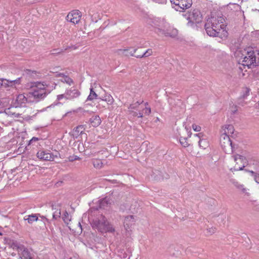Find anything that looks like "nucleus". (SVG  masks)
<instances>
[{"label":"nucleus","mask_w":259,"mask_h":259,"mask_svg":"<svg viewBox=\"0 0 259 259\" xmlns=\"http://www.w3.org/2000/svg\"><path fill=\"white\" fill-rule=\"evenodd\" d=\"M234 159L236 162V164L234 168L235 170H242L245 166V165L247 164V160L243 156L238 154L235 155L234 156Z\"/></svg>","instance_id":"nucleus-10"},{"label":"nucleus","mask_w":259,"mask_h":259,"mask_svg":"<svg viewBox=\"0 0 259 259\" xmlns=\"http://www.w3.org/2000/svg\"><path fill=\"white\" fill-rule=\"evenodd\" d=\"M250 172L254 175V179L255 181L259 184V174H256L253 171H250Z\"/></svg>","instance_id":"nucleus-35"},{"label":"nucleus","mask_w":259,"mask_h":259,"mask_svg":"<svg viewBox=\"0 0 259 259\" xmlns=\"http://www.w3.org/2000/svg\"><path fill=\"white\" fill-rule=\"evenodd\" d=\"M32 99L30 97H26L23 94H19L17 96L13 106L15 107L22 106L23 104L26 102H31Z\"/></svg>","instance_id":"nucleus-14"},{"label":"nucleus","mask_w":259,"mask_h":259,"mask_svg":"<svg viewBox=\"0 0 259 259\" xmlns=\"http://www.w3.org/2000/svg\"><path fill=\"white\" fill-rule=\"evenodd\" d=\"M144 113L146 115H149L151 113V108L150 107H145V109H143Z\"/></svg>","instance_id":"nucleus-38"},{"label":"nucleus","mask_w":259,"mask_h":259,"mask_svg":"<svg viewBox=\"0 0 259 259\" xmlns=\"http://www.w3.org/2000/svg\"><path fill=\"white\" fill-rule=\"evenodd\" d=\"M237 111V109L235 110L234 111H233L232 112H233V113H235Z\"/></svg>","instance_id":"nucleus-50"},{"label":"nucleus","mask_w":259,"mask_h":259,"mask_svg":"<svg viewBox=\"0 0 259 259\" xmlns=\"http://www.w3.org/2000/svg\"><path fill=\"white\" fill-rule=\"evenodd\" d=\"M0 234L1 235V233H0Z\"/></svg>","instance_id":"nucleus-58"},{"label":"nucleus","mask_w":259,"mask_h":259,"mask_svg":"<svg viewBox=\"0 0 259 259\" xmlns=\"http://www.w3.org/2000/svg\"><path fill=\"white\" fill-rule=\"evenodd\" d=\"M102 101H105L107 102V104L109 105H111L113 102L114 99L113 97L110 95H106L104 97V99H102L101 98H99Z\"/></svg>","instance_id":"nucleus-30"},{"label":"nucleus","mask_w":259,"mask_h":259,"mask_svg":"<svg viewBox=\"0 0 259 259\" xmlns=\"http://www.w3.org/2000/svg\"><path fill=\"white\" fill-rule=\"evenodd\" d=\"M16 116L18 117V114H17Z\"/></svg>","instance_id":"nucleus-56"},{"label":"nucleus","mask_w":259,"mask_h":259,"mask_svg":"<svg viewBox=\"0 0 259 259\" xmlns=\"http://www.w3.org/2000/svg\"><path fill=\"white\" fill-rule=\"evenodd\" d=\"M225 21L223 16L209 18L204 25L207 34L212 37H221L220 31H224L226 27Z\"/></svg>","instance_id":"nucleus-2"},{"label":"nucleus","mask_w":259,"mask_h":259,"mask_svg":"<svg viewBox=\"0 0 259 259\" xmlns=\"http://www.w3.org/2000/svg\"><path fill=\"white\" fill-rule=\"evenodd\" d=\"M80 95V93L78 90L74 88H71L69 89H67L64 94L58 95L57 100L59 101L63 98H65L66 100H73L78 97Z\"/></svg>","instance_id":"nucleus-7"},{"label":"nucleus","mask_w":259,"mask_h":259,"mask_svg":"<svg viewBox=\"0 0 259 259\" xmlns=\"http://www.w3.org/2000/svg\"><path fill=\"white\" fill-rule=\"evenodd\" d=\"M21 77H18L13 80L1 78L0 79V87H14L16 85L21 83Z\"/></svg>","instance_id":"nucleus-11"},{"label":"nucleus","mask_w":259,"mask_h":259,"mask_svg":"<svg viewBox=\"0 0 259 259\" xmlns=\"http://www.w3.org/2000/svg\"><path fill=\"white\" fill-rule=\"evenodd\" d=\"M148 105V102H146L145 103V105L146 106V107H147V106Z\"/></svg>","instance_id":"nucleus-48"},{"label":"nucleus","mask_w":259,"mask_h":259,"mask_svg":"<svg viewBox=\"0 0 259 259\" xmlns=\"http://www.w3.org/2000/svg\"><path fill=\"white\" fill-rule=\"evenodd\" d=\"M207 231H208V232H209L211 234H212V233H214L215 231V228H209L208 229H207Z\"/></svg>","instance_id":"nucleus-43"},{"label":"nucleus","mask_w":259,"mask_h":259,"mask_svg":"<svg viewBox=\"0 0 259 259\" xmlns=\"http://www.w3.org/2000/svg\"><path fill=\"white\" fill-rule=\"evenodd\" d=\"M234 185L237 188L241 190L243 193H246V189L243 188V185L239 184L237 182H234Z\"/></svg>","instance_id":"nucleus-32"},{"label":"nucleus","mask_w":259,"mask_h":259,"mask_svg":"<svg viewBox=\"0 0 259 259\" xmlns=\"http://www.w3.org/2000/svg\"><path fill=\"white\" fill-rule=\"evenodd\" d=\"M153 53L152 49H148L143 54H137L136 58H146L151 56Z\"/></svg>","instance_id":"nucleus-28"},{"label":"nucleus","mask_w":259,"mask_h":259,"mask_svg":"<svg viewBox=\"0 0 259 259\" xmlns=\"http://www.w3.org/2000/svg\"><path fill=\"white\" fill-rule=\"evenodd\" d=\"M106 204H107V202L105 200H102L100 203V207H104Z\"/></svg>","instance_id":"nucleus-42"},{"label":"nucleus","mask_w":259,"mask_h":259,"mask_svg":"<svg viewBox=\"0 0 259 259\" xmlns=\"http://www.w3.org/2000/svg\"><path fill=\"white\" fill-rule=\"evenodd\" d=\"M134 104H131L130 106V107L129 108L130 109H136V106H134Z\"/></svg>","instance_id":"nucleus-45"},{"label":"nucleus","mask_w":259,"mask_h":259,"mask_svg":"<svg viewBox=\"0 0 259 259\" xmlns=\"http://www.w3.org/2000/svg\"><path fill=\"white\" fill-rule=\"evenodd\" d=\"M137 50L138 49H133L132 48H129L127 49H119L117 51L119 54L121 52L126 56H131L136 57L137 54H136V53Z\"/></svg>","instance_id":"nucleus-16"},{"label":"nucleus","mask_w":259,"mask_h":259,"mask_svg":"<svg viewBox=\"0 0 259 259\" xmlns=\"http://www.w3.org/2000/svg\"><path fill=\"white\" fill-rule=\"evenodd\" d=\"M37 157L40 160L46 161H53L54 160L55 156L52 153H50L48 150H39L37 153Z\"/></svg>","instance_id":"nucleus-12"},{"label":"nucleus","mask_w":259,"mask_h":259,"mask_svg":"<svg viewBox=\"0 0 259 259\" xmlns=\"http://www.w3.org/2000/svg\"><path fill=\"white\" fill-rule=\"evenodd\" d=\"M38 140V139L36 137H33L29 141L28 146L32 144L33 142H36Z\"/></svg>","instance_id":"nucleus-40"},{"label":"nucleus","mask_w":259,"mask_h":259,"mask_svg":"<svg viewBox=\"0 0 259 259\" xmlns=\"http://www.w3.org/2000/svg\"><path fill=\"white\" fill-rule=\"evenodd\" d=\"M90 122L93 126L97 127L101 124V120L99 116L95 115L90 119Z\"/></svg>","instance_id":"nucleus-23"},{"label":"nucleus","mask_w":259,"mask_h":259,"mask_svg":"<svg viewBox=\"0 0 259 259\" xmlns=\"http://www.w3.org/2000/svg\"><path fill=\"white\" fill-rule=\"evenodd\" d=\"M220 145L226 153H230L233 151V146L229 136L222 134L220 137Z\"/></svg>","instance_id":"nucleus-6"},{"label":"nucleus","mask_w":259,"mask_h":259,"mask_svg":"<svg viewBox=\"0 0 259 259\" xmlns=\"http://www.w3.org/2000/svg\"><path fill=\"white\" fill-rule=\"evenodd\" d=\"M134 116H138V113L135 112L133 114Z\"/></svg>","instance_id":"nucleus-47"},{"label":"nucleus","mask_w":259,"mask_h":259,"mask_svg":"<svg viewBox=\"0 0 259 259\" xmlns=\"http://www.w3.org/2000/svg\"><path fill=\"white\" fill-rule=\"evenodd\" d=\"M143 102V101H142L141 102L137 101L134 104L135 105L134 106H136V108H137Z\"/></svg>","instance_id":"nucleus-44"},{"label":"nucleus","mask_w":259,"mask_h":259,"mask_svg":"<svg viewBox=\"0 0 259 259\" xmlns=\"http://www.w3.org/2000/svg\"><path fill=\"white\" fill-rule=\"evenodd\" d=\"M69 259H72L71 258H70Z\"/></svg>","instance_id":"nucleus-57"},{"label":"nucleus","mask_w":259,"mask_h":259,"mask_svg":"<svg viewBox=\"0 0 259 259\" xmlns=\"http://www.w3.org/2000/svg\"><path fill=\"white\" fill-rule=\"evenodd\" d=\"M190 135H189V134H188V137H190Z\"/></svg>","instance_id":"nucleus-55"},{"label":"nucleus","mask_w":259,"mask_h":259,"mask_svg":"<svg viewBox=\"0 0 259 259\" xmlns=\"http://www.w3.org/2000/svg\"><path fill=\"white\" fill-rule=\"evenodd\" d=\"M85 130L84 125H79L75 127L72 132V136L74 138H77L80 135L83 134Z\"/></svg>","instance_id":"nucleus-19"},{"label":"nucleus","mask_w":259,"mask_h":259,"mask_svg":"<svg viewBox=\"0 0 259 259\" xmlns=\"http://www.w3.org/2000/svg\"><path fill=\"white\" fill-rule=\"evenodd\" d=\"M81 18L80 12L79 10H73L70 12L66 17V19L73 24L77 23L79 22Z\"/></svg>","instance_id":"nucleus-13"},{"label":"nucleus","mask_w":259,"mask_h":259,"mask_svg":"<svg viewBox=\"0 0 259 259\" xmlns=\"http://www.w3.org/2000/svg\"><path fill=\"white\" fill-rule=\"evenodd\" d=\"M155 32L158 35L163 34L166 37L169 36L172 38L176 37L178 35L177 29L172 27H169L166 30H164L159 27H156L155 28Z\"/></svg>","instance_id":"nucleus-9"},{"label":"nucleus","mask_w":259,"mask_h":259,"mask_svg":"<svg viewBox=\"0 0 259 259\" xmlns=\"http://www.w3.org/2000/svg\"><path fill=\"white\" fill-rule=\"evenodd\" d=\"M10 104V100L8 98H0V110L2 111L4 110L7 109V107L9 106Z\"/></svg>","instance_id":"nucleus-21"},{"label":"nucleus","mask_w":259,"mask_h":259,"mask_svg":"<svg viewBox=\"0 0 259 259\" xmlns=\"http://www.w3.org/2000/svg\"><path fill=\"white\" fill-rule=\"evenodd\" d=\"M98 95L94 91L93 88H92L90 89V95H89L85 102H87L88 101H92L95 99H98Z\"/></svg>","instance_id":"nucleus-27"},{"label":"nucleus","mask_w":259,"mask_h":259,"mask_svg":"<svg viewBox=\"0 0 259 259\" xmlns=\"http://www.w3.org/2000/svg\"><path fill=\"white\" fill-rule=\"evenodd\" d=\"M153 175H155L154 178L156 180L160 179L161 177L160 172L158 170H155V172H153Z\"/></svg>","instance_id":"nucleus-36"},{"label":"nucleus","mask_w":259,"mask_h":259,"mask_svg":"<svg viewBox=\"0 0 259 259\" xmlns=\"http://www.w3.org/2000/svg\"><path fill=\"white\" fill-rule=\"evenodd\" d=\"M12 115H14V114H15V113H12Z\"/></svg>","instance_id":"nucleus-54"},{"label":"nucleus","mask_w":259,"mask_h":259,"mask_svg":"<svg viewBox=\"0 0 259 259\" xmlns=\"http://www.w3.org/2000/svg\"><path fill=\"white\" fill-rule=\"evenodd\" d=\"M78 225H79V226H80V227L81 228V224H80V223H79Z\"/></svg>","instance_id":"nucleus-52"},{"label":"nucleus","mask_w":259,"mask_h":259,"mask_svg":"<svg viewBox=\"0 0 259 259\" xmlns=\"http://www.w3.org/2000/svg\"><path fill=\"white\" fill-rule=\"evenodd\" d=\"M180 142L182 146L184 147H187L189 144L187 142V138L181 136L180 138Z\"/></svg>","instance_id":"nucleus-31"},{"label":"nucleus","mask_w":259,"mask_h":259,"mask_svg":"<svg viewBox=\"0 0 259 259\" xmlns=\"http://www.w3.org/2000/svg\"><path fill=\"white\" fill-rule=\"evenodd\" d=\"M223 128H225L224 129V133L223 134H226L229 136L230 134H233L234 133V128L231 124L224 125L223 126Z\"/></svg>","instance_id":"nucleus-24"},{"label":"nucleus","mask_w":259,"mask_h":259,"mask_svg":"<svg viewBox=\"0 0 259 259\" xmlns=\"http://www.w3.org/2000/svg\"><path fill=\"white\" fill-rule=\"evenodd\" d=\"M239 61H242V65L248 68L259 66V51H254L252 48L240 49L235 52Z\"/></svg>","instance_id":"nucleus-1"},{"label":"nucleus","mask_w":259,"mask_h":259,"mask_svg":"<svg viewBox=\"0 0 259 259\" xmlns=\"http://www.w3.org/2000/svg\"><path fill=\"white\" fill-rule=\"evenodd\" d=\"M92 227L102 233L107 232L113 233L115 231V229L112 225L102 215L100 216V218H98L97 219L93 221Z\"/></svg>","instance_id":"nucleus-4"},{"label":"nucleus","mask_w":259,"mask_h":259,"mask_svg":"<svg viewBox=\"0 0 259 259\" xmlns=\"http://www.w3.org/2000/svg\"><path fill=\"white\" fill-rule=\"evenodd\" d=\"M79 158L78 156H70L69 157V161H73L74 160H77Z\"/></svg>","instance_id":"nucleus-41"},{"label":"nucleus","mask_w":259,"mask_h":259,"mask_svg":"<svg viewBox=\"0 0 259 259\" xmlns=\"http://www.w3.org/2000/svg\"><path fill=\"white\" fill-rule=\"evenodd\" d=\"M38 217L45 219L47 222H49V220L44 216H41L40 214H31L30 215H25L24 217V220L26 221L29 224H32L33 222H36L38 220Z\"/></svg>","instance_id":"nucleus-15"},{"label":"nucleus","mask_w":259,"mask_h":259,"mask_svg":"<svg viewBox=\"0 0 259 259\" xmlns=\"http://www.w3.org/2000/svg\"><path fill=\"white\" fill-rule=\"evenodd\" d=\"M10 109L11 108H8L6 110H5V113L0 116V122L6 125H8L9 124V121L7 119V118H8V114L10 113V111H9Z\"/></svg>","instance_id":"nucleus-22"},{"label":"nucleus","mask_w":259,"mask_h":259,"mask_svg":"<svg viewBox=\"0 0 259 259\" xmlns=\"http://www.w3.org/2000/svg\"><path fill=\"white\" fill-rule=\"evenodd\" d=\"M172 4L175 5L174 8L177 11L183 12L184 10L191 7L192 0H170Z\"/></svg>","instance_id":"nucleus-8"},{"label":"nucleus","mask_w":259,"mask_h":259,"mask_svg":"<svg viewBox=\"0 0 259 259\" xmlns=\"http://www.w3.org/2000/svg\"><path fill=\"white\" fill-rule=\"evenodd\" d=\"M183 16L188 20V25L190 26L194 23H199L202 20V15L198 9H194L189 13L184 14Z\"/></svg>","instance_id":"nucleus-5"},{"label":"nucleus","mask_w":259,"mask_h":259,"mask_svg":"<svg viewBox=\"0 0 259 259\" xmlns=\"http://www.w3.org/2000/svg\"><path fill=\"white\" fill-rule=\"evenodd\" d=\"M192 128L196 132H199L201 130V127L195 124L192 125Z\"/></svg>","instance_id":"nucleus-37"},{"label":"nucleus","mask_w":259,"mask_h":259,"mask_svg":"<svg viewBox=\"0 0 259 259\" xmlns=\"http://www.w3.org/2000/svg\"><path fill=\"white\" fill-rule=\"evenodd\" d=\"M65 219H66L65 218H64V221L65 222H66V220H65Z\"/></svg>","instance_id":"nucleus-53"},{"label":"nucleus","mask_w":259,"mask_h":259,"mask_svg":"<svg viewBox=\"0 0 259 259\" xmlns=\"http://www.w3.org/2000/svg\"><path fill=\"white\" fill-rule=\"evenodd\" d=\"M35 84L32 91L29 92L27 94V96L32 99L31 102L37 103L44 99L56 86V84L54 83L51 87L50 84L46 82H37Z\"/></svg>","instance_id":"nucleus-3"},{"label":"nucleus","mask_w":259,"mask_h":259,"mask_svg":"<svg viewBox=\"0 0 259 259\" xmlns=\"http://www.w3.org/2000/svg\"><path fill=\"white\" fill-rule=\"evenodd\" d=\"M135 219L133 215H127L125 217L123 224L125 229H130V228L135 223Z\"/></svg>","instance_id":"nucleus-17"},{"label":"nucleus","mask_w":259,"mask_h":259,"mask_svg":"<svg viewBox=\"0 0 259 259\" xmlns=\"http://www.w3.org/2000/svg\"><path fill=\"white\" fill-rule=\"evenodd\" d=\"M11 246L13 249H16L18 253H20V250L23 249L24 245L18 243L17 241H13L11 243Z\"/></svg>","instance_id":"nucleus-26"},{"label":"nucleus","mask_w":259,"mask_h":259,"mask_svg":"<svg viewBox=\"0 0 259 259\" xmlns=\"http://www.w3.org/2000/svg\"><path fill=\"white\" fill-rule=\"evenodd\" d=\"M60 215H61L60 210V209L58 210H57L53 213V218L55 220H56L57 219L60 217Z\"/></svg>","instance_id":"nucleus-34"},{"label":"nucleus","mask_w":259,"mask_h":259,"mask_svg":"<svg viewBox=\"0 0 259 259\" xmlns=\"http://www.w3.org/2000/svg\"><path fill=\"white\" fill-rule=\"evenodd\" d=\"M93 165L97 168H101L103 166V162L101 159H94L93 161Z\"/></svg>","instance_id":"nucleus-29"},{"label":"nucleus","mask_w":259,"mask_h":259,"mask_svg":"<svg viewBox=\"0 0 259 259\" xmlns=\"http://www.w3.org/2000/svg\"><path fill=\"white\" fill-rule=\"evenodd\" d=\"M26 73L30 76H32L33 77H34L33 74H35L36 71H33L30 70H26Z\"/></svg>","instance_id":"nucleus-39"},{"label":"nucleus","mask_w":259,"mask_h":259,"mask_svg":"<svg viewBox=\"0 0 259 259\" xmlns=\"http://www.w3.org/2000/svg\"><path fill=\"white\" fill-rule=\"evenodd\" d=\"M19 254L20 255V257L21 259H32V257L30 251L25 247L24 246L20 250V253Z\"/></svg>","instance_id":"nucleus-18"},{"label":"nucleus","mask_w":259,"mask_h":259,"mask_svg":"<svg viewBox=\"0 0 259 259\" xmlns=\"http://www.w3.org/2000/svg\"><path fill=\"white\" fill-rule=\"evenodd\" d=\"M55 76L57 77H61L62 78L60 79V81L64 83H66L69 85H70L71 83L73 82V80L71 78L67 75H65L63 73H57Z\"/></svg>","instance_id":"nucleus-20"},{"label":"nucleus","mask_w":259,"mask_h":259,"mask_svg":"<svg viewBox=\"0 0 259 259\" xmlns=\"http://www.w3.org/2000/svg\"><path fill=\"white\" fill-rule=\"evenodd\" d=\"M143 116V113L141 112L138 113V117H142Z\"/></svg>","instance_id":"nucleus-46"},{"label":"nucleus","mask_w":259,"mask_h":259,"mask_svg":"<svg viewBox=\"0 0 259 259\" xmlns=\"http://www.w3.org/2000/svg\"><path fill=\"white\" fill-rule=\"evenodd\" d=\"M201 133H199L198 134H196V136H198V138L199 139V145L200 147H201L202 149H205L208 145V143L206 139H201L200 138L199 135H200Z\"/></svg>","instance_id":"nucleus-25"},{"label":"nucleus","mask_w":259,"mask_h":259,"mask_svg":"<svg viewBox=\"0 0 259 259\" xmlns=\"http://www.w3.org/2000/svg\"><path fill=\"white\" fill-rule=\"evenodd\" d=\"M238 104H241L242 106L243 105V103H241L240 102H239V103H238Z\"/></svg>","instance_id":"nucleus-49"},{"label":"nucleus","mask_w":259,"mask_h":259,"mask_svg":"<svg viewBox=\"0 0 259 259\" xmlns=\"http://www.w3.org/2000/svg\"><path fill=\"white\" fill-rule=\"evenodd\" d=\"M52 207V209H53L54 208V205L53 204H52L51 205Z\"/></svg>","instance_id":"nucleus-51"},{"label":"nucleus","mask_w":259,"mask_h":259,"mask_svg":"<svg viewBox=\"0 0 259 259\" xmlns=\"http://www.w3.org/2000/svg\"><path fill=\"white\" fill-rule=\"evenodd\" d=\"M250 91V90L249 88H246L245 92L244 93V94L241 96V97L240 99L241 100L242 99H245L248 96H249Z\"/></svg>","instance_id":"nucleus-33"}]
</instances>
